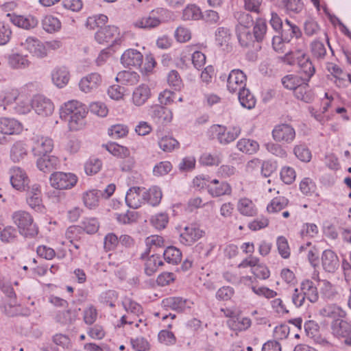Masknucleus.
<instances>
[{
  "mask_svg": "<svg viewBox=\"0 0 351 351\" xmlns=\"http://www.w3.org/2000/svg\"><path fill=\"white\" fill-rule=\"evenodd\" d=\"M332 333L337 337H346L351 332V325L348 322L341 319L333 320L331 324Z\"/></svg>",
  "mask_w": 351,
  "mask_h": 351,
  "instance_id": "28",
  "label": "nucleus"
},
{
  "mask_svg": "<svg viewBox=\"0 0 351 351\" xmlns=\"http://www.w3.org/2000/svg\"><path fill=\"white\" fill-rule=\"evenodd\" d=\"M101 190L93 189L85 193L83 195V201L85 206L92 208L97 206L99 199L101 197Z\"/></svg>",
  "mask_w": 351,
  "mask_h": 351,
  "instance_id": "48",
  "label": "nucleus"
},
{
  "mask_svg": "<svg viewBox=\"0 0 351 351\" xmlns=\"http://www.w3.org/2000/svg\"><path fill=\"white\" fill-rule=\"evenodd\" d=\"M215 36L217 45L227 46L231 39V32L228 27H219L216 29Z\"/></svg>",
  "mask_w": 351,
  "mask_h": 351,
  "instance_id": "46",
  "label": "nucleus"
},
{
  "mask_svg": "<svg viewBox=\"0 0 351 351\" xmlns=\"http://www.w3.org/2000/svg\"><path fill=\"white\" fill-rule=\"evenodd\" d=\"M295 97L305 103H311L314 100L313 92L310 89L308 82H302L293 91Z\"/></svg>",
  "mask_w": 351,
  "mask_h": 351,
  "instance_id": "30",
  "label": "nucleus"
},
{
  "mask_svg": "<svg viewBox=\"0 0 351 351\" xmlns=\"http://www.w3.org/2000/svg\"><path fill=\"white\" fill-rule=\"evenodd\" d=\"M238 98L241 105L247 108L252 109L256 105V99L249 89L245 87L238 92Z\"/></svg>",
  "mask_w": 351,
  "mask_h": 351,
  "instance_id": "38",
  "label": "nucleus"
},
{
  "mask_svg": "<svg viewBox=\"0 0 351 351\" xmlns=\"http://www.w3.org/2000/svg\"><path fill=\"white\" fill-rule=\"evenodd\" d=\"M10 183L13 188L18 191H25L29 184V178L25 171L19 167L10 169Z\"/></svg>",
  "mask_w": 351,
  "mask_h": 351,
  "instance_id": "11",
  "label": "nucleus"
},
{
  "mask_svg": "<svg viewBox=\"0 0 351 351\" xmlns=\"http://www.w3.org/2000/svg\"><path fill=\"white\" fill-rule=\"evenodd\" d=\"M139 75L130 71H122L118 73L116 77V81L123 85L133 86L139 80Z\"/></svg>",
  "mask_w": 351,
  "mask_h": 351,
  "instance_id": "33",
  "label": "nucleus"
},
{
  "mask_svg": "<svg viewBox=\"0 0 351 351\" xmlns=\"http://www.w3.org/2000/svg\"><path fill=\"white\" fill-rule=\"evenodd\" d=\"M108 133L114 138H120L128 134V128L123 124H116L108 129Z\"/></svg>",
  "mask_w": 351,
  "mask_h": 351,
  "instance_id": "63",
  "label": "nucleus"
},
{
  "mask_svg": "<svg viewBox=\"0 0 351 351\" xmlns=\"http://www.w3.org/2000/svg\"><path fill=\"white\" fill-rule=\"evenodd\" d=\"M108 21L107 16L104 14H97L92 16H89L86 23V25L90 29H95L96 27L103 28Z\"/></svg>",
  "mask_w": 351,
  "mask_h": 351,
  "instance_id": "54",
  "label": "nucleus"
},
{
  "mask_svg": "<svg viewBox=\"0 0 351 351\" xmlns=\"http://www.w3.org/2000/svg\"><path fill=\"white\" fill-rule=\"evenodd\" d=\"M158 146L165 152H171L179 146V143L173 138L165 136L158 141Z\"/></svg>",
  "mask_w": 351,
  "mask_h": 351,
  "instance_id": "58",
  "label": "nucleus"
},
{
  "mask_svg": "<svg viewBox=\"0 0 351 351\" xmlns=\"http://www.w3.org/2000/svg\"><path fill=\"white\" fill-rule=\"evenodd\" d=\"M293 152L295 157L303 162H308L312 158L311 152L304 143L295 145Z\"/></svg>",
  "mask_w": 351,
  "mask_h": 351,
  "instance_id": "44",
  "label": "nucleus"
},
{
  "mask_svg": "<svg viewBox=\"0 0 351 351\" xmlns=\"http://www.w3.org/2000/svg\"><path fill=\"white\" fill-rule=\"evenodd\" d=\"M10 21L16 26L25 29H31L37 26L38 21L32 15L26 16L8 14Z\"/></svg>",
  "mask_w": 351,
  "mask_h": 351,
  "instance_id": "19",
  "label": "nucleus"
},
{
  "mask_svg": "<svg viewBox=\"0 0 351 351\" xmlns=\"http://www.w3.org/2000/svg\"><path fill=\"white\" fill-rule=\"evenodd\" d=\"M320 314L324 317L333 319H341L346 316V312L336 304H329L320 310Z\"/></svg>",
  "mask_w": 351,
  "mask_h": 351,
  "instance_id": "36",
  "label": "nucleus"
},
{
  "mask_svg": "<svg viewBox=\"0 0 351 351\" xmlns=\"http://www.w3.org/2000/svg\"><path fill=\"white\" fill-rule=\"evenodd\" d=\"M163 265L160 257L156 255H152L147 258L145 264V273L147 276H152L158 269L159 266Z\"/></svg>",
  "mask_w": 351,
  "mask_h": 351,
  "instance_id": "49",
  "label": "nucleus"
},
{
  "mask_svg": "<svg viewBox=\"0 0 351 351\" xmlns=\"http://www.w3.org/2000/svg\"><path fill=\"white\" fill-rule=\"evenodd\" d=\"M302 77L295 75H287L282 78V84L284 87L289 90H295V88L302 84Z\"/></svg>",
  "mask_w": 351,
  "mask_h": 351,
  "instance_id": "55",
  "label": "nucleus"
},
{
  "mask_svg": "<svg viewBox=\"0 0 351 351\" xmlns=\"http://www.w3.org/2000/svg\"><path fill=\"white\" fill-rule=\"evenodd\" d=\"M288 203L289 200L285 197H276L267 205V210L269 213H277L285 208Z\"/></svg>",
  "mask_w": 351,
  "mask_h": 351,
  "instance_id": "52",
  "label": "nucleus"
},
{
  "mask_svg": "<svg viewBox=\"0 0 351 351\" xmlns=\"http://www.w3.org/2000/svg\"><path fill=\"white\" fill-rule=\"evenodd\" d=\"M152 226L158 229H164L169 222V217L166 213H158L152 216L151 219Z\"/></svg>",
  "mask_w": 351,
  "mask_h": 351,
  "instance_id": "61",
  "label": "nucleus"
},
{
  "mask_svg": "<svg viewBox=\"0 0 351 351\" xmlns=\"http://www.w3.org/2000/svg\"><path fill=\"white\" fill-rule=\"evenodd\" d=\"M27 145L23 141L14 142L10 149V158L13 162H19L27 155Z\"/></svg>",
  "mask_w": 351,
  "mask_h": 351,
  "instance_id": "23",
  "label": "nucleus"
},
{
  "mask_svg": "<svg viewBox=\"0 0 351 351\" xmlns=\"http://www.w3.org/2000/svg\"><path fill=\"white\" fill-rule=\"evenodd\" d=\"M222 161L221 154L205 152L199 158V162L205 166H218Z\"/></svg>",
  "mask_w": 351,
  "mask_h": 351,
  "instance_id": "42",
  "label": "nucleus"
},
{
  "mask_svg": "<svg viewBox=\"0 0 351 351\" xmlns=\"http://www.w3.org/2000/svg\"><path fill=\"white\" fill-rule=\"evenodd\" d=\"M143 56L136 49H127L121 57V62L124 66H141L143 63Z\"/></svg>",
  "mask_w": 351,
  "mask_h": 351,
  "instance_id": "18",
  "label": "nucleus"
},
{
  "mask_svg": "<svg viewBox=\"0 0 351 351\" xmlns=\"http://www.w3.org/2000/svg\"><path fill=\"white\" fill-rule=\"evenodd\" d=\"M122 305L123 308L130 313L134 315L139 316L143 313L142 306L135 301L129 298H125L123 302Z\"/></svg>",
  "mask_w": 351,
  "mask_h": 351,
  "instance_id": "57",
  "label": "nucleus"
},
{
  "mask_svg": "<svg viewBox=\"0 0 351 351\" xmlns=\"http://www.w3.org/2000/svg\"><path fill=\"white\" fill-rule=\"evenodd\" d=\"M300 289L303 293L305 298L311 303L318 301L319 293L315 283L311 280H304L301 282Z\"/></svg>",
  "mask_w": 351,
  "mask_h": 351,
  "instance_id": "27",
  "label": "nucleus"
},
{
  "mask_svg": "<svg viewBox=\"0 0 351 351\" xmlns=\"http://www.w3.org/2000/svg\"><path fill=\"white\" fill-rule=\"evenodd\" d=\"M101 83V77L97 73H91L83 77L79 82L81 91L88 93L96 90Z\"/></svg>",
  "mask_w": 351,
  "mask_h": 351,
  "instance_id": "16",
  "label": "nucleus"
},
{
  "mask_svg": "<svg viewBox=\"0 0 351 351\" xmlns=\"http://www.w3.org/2000/svg\"><path fill=\"white\" fill-rule=\"evenodd\" d=\"M278 142H269L265 144V147L268 152L272 155L280 158H286L288 156L287 151L282 145L277 143Z\"/></svg>",
  "mask_w": 351,
  "mask_h": 351,
  "instance_id": "53",
  "label": "nucleus"
},
{
  "mask_svg": "<svg viewBox=\"0 0 351 351\" xmlns=\"http://www.w3.org/2000/svg\"><path fill=\"white\" fill-rule=\"evenodd\" d=\"M204 232L198 225L191 223L186 226L180 234L179 241L180 243L186 246H191L201 239Z\"/></svg>",
  "mask_w": 351,
  "mask_h": 351,
  "instance_id": "7",
  "label": "nucleus"
},
{
  "mask_svg": "<svg viewBox=\"0 0 351 351\" xmlns=\"http://www.w3.org/2000/svg\"><path fill=\"white\" fill-rule=\"evenodd\" d=\"M50 184L54 189L66 190L73 187L77 182V176L71 173L56 171L50 176Z\"/></svg>",
  "mask_w": 351,
  "mask_h": 351,
  "instance_id": "4",
  "label": "nucleus"
},
{
  "mask_svg": "<svg viewBox=\"0 0 351 351\" xmlns=\"http://www.w3.org/2000/svg\"><path fill=\"white\" fill-rule=\"evenodd\" d=\"M238 149L247 154L256 153L259 149V144L254 140L241 138L237 143Z\"/></svg>",
  "mask_w": 351,
  "mask_h": 351,
  "instance_id": "37",
  "label": "nucleus"
},
{
  "mask_svg": "<svg viewBox=\"0 0 351 351\" xmlns=\"http://www.w3.org/2000/svg\"><path fill=\"white\" fill-rule=\"evenodd\" d=\"M152 118L157 123L166 124L172 120L171 111L160 105H156L152 107L149 112Z\"/></svg>",
  "mask_w": 351,
  "mask_h": 351,
  "instance_id": "21",
  "label": "nucleus"
},
{
  "mask_svg": "<svg viewBox=\"0 0 351 351\" xmlns=\"http://www.w3.org/2000/svg\"><path fill=\"white\" fill-rule=\"evenodd\" d=\"M165 261L171 265H178L182 260V252L174 247L169 246L163 252Z\"/></svg>",
  "mask_w": 351,
  "mask_h": 351,
  "instance_id": "40",
  "label": "nucleus"
},
{
  "mask_svg": "<svg viewBox=\"0 0 351 351\" xmlns=\"http://www.w3.org/2000/svg\"><path fill=\"white\" fill-rule=\"evenodd\" d=\"M39 156L36 161V166L40 171L44 173H50L57 169L59 165V160L56 156L48 154Z\"/></svg>",
  "mask_w": 351,
  "mask_h": 351,
  "instance_id": "25",
  "label": "nucleus"
},
{
  "mask_svg": "<svg viewBox=\"0 0 351 351\" xmlns=\"http://www.w3.org/2000/svg\"><path fill=\"white\" fill-rule=\"evenodd\" d=\"M9 64L14 69H24L29 66V61L26 56L16 53L10 56Z\"/></svg>",
  "mask_w": 351,
  "mask_h": 351,
  "instance_id": "56",
  "label": "nucleus"
},
{
  "mask_svg": "<svg viewBox=\"0 0 351 351\" xmlns=\"http://www.w3.org/2000/svg\"><path fill=\"white\" fill-rule=\"evenodd\" d=\"M234 17L238 21L236 27H240L241 29H249L254 24L253 18L249 13L237 12L234 14Z\"/></svg>",
  "mask_w": 351,
  "mask_h": 351,
  "instance_id": "51",
  "label": "nucleus"
},
{
  "mask_svg": "<svg viewBox=\"0 0 351 351\" xmlns=\"http://www.w3.org/2000/svg\"><path fill=\"white\" fill-rule=\"evenodd\" d=\"M238 210L241 214L245 216H254L257 212L254 203L247 198H243L239 200Z\"/></svg>",
  "mask_w": 351,
  "mask_h": 351,
  "instance_id": "50",
  "label": "nucleus"
},
{
  "mask_svg": "<svg viewBox=\"0 0 351 351\" xmlns=\"http://www.w3.org/2000/svg\"><path fill=\"white\" fill-rule=\"evenodd\" d=\"M312 54L318 60L324 58L326 54V49L324 43L319 40H314L311 45Z\"/></svg>",
  "mask_w": 351,
  "mask_h": 351,
  "instance_id": "62",
  "label": "nucleus"
},
{
  "mask_svg": "<svg viewBox=\"0 0 351 351\" xmlns=\"http://www.w3.org/2000/svg\"><path fill=\"white\" fill-rule=\"evenodd\" d=\"M31 106L38 114L43 117L51 115L54 110V106L51 101L41 95L34 96L31 101Z\"/></svg>",
  "mask_w": 351,
  "mask_h": 351,
  "instance_id": "9",
  "label": "nucleus"
},
{
  "mask_svg": "<svg viewBox=\"0 0 351 351\" xmlns=\"http://www.w3.org/2000/svg\"><path fill=\"white\" fill-rule=\"evenodd\" d=\"M151 95L150 89L147 85L141 84L133 91L132 102L136 106H141L145 103Z\"/></svg>",
  "mask_w": 351,
  "mask_h": 351,
  "instance_id": "29",
  "label": "nucleus"
},
{
  "mask_svg": "<svg viewBox=\"0 0 351 351\" xmlns=\"http://www.w3.org/2000/svg\"><path fill=\"white\" fill-rule=\"evenodd\" d=\"M101 166V160L96 158H90L85 163V172L87 175L96 174L100 171Z\"/></svg>",
  "mask_w": 351,
  "mask_h": 351,
  "instance_id": "59",
  "label": "nucleus"
},
{
  "mask_svg": "<svg viewBox=\"0 0 351 351\" xmlns=\"http://www.w3.org/2000/svg\"><path fill=\"white\" fill-rule=\"evenodd\" d=\"M17 236L16 230L11 226H8L0 232V239L3 243H10L14 241Z\"/></svg>",
  "mask_w": 351,
  "mask_h": 351,
  "instance_id": "64",
  "label": "nucleus"
},
{
  "mask_svg": "<svg viewBox=\"0 0 351 351\" xmlns=\"http://www.w3.org/2000/svg\"><path fill=\"white\" fill-rule=\"evenodd\" d=\"M208 191L213 197H219L230 194L232 189L226 182H221L219 185H208Z\"/></svg>",
  "mask_w": 351,
  "mask_h": 351,
  "instance_id": "47",
  "label": "nucleus"
},
{
  "mask_svg": "<svg viewBox=\"0 0 351 351\" xmlns=\"http://www.w3.org/2000/svg\"><path fill=\"white\" fill-rule=\"evenodd\" d=\"M145 192L143 187H131L125 195L126 204L132 208L136 209L145 204Z\"/></svg>",
  "mask_w": 351,
  "mask_h": 351,
  "instance_id": "14",
  "label": "nucleus"
},
{
  "mask_svg": "<svg viewBox=\"0 0 351 351\" xmlns=\"http://www.w3.org/2000/svg\"><path fill=\"white\" fill-rule=\"evenodd\" d=\"M202 17L200 8L195 4H189L183 10L182 19L184 21H197Z\"/></svg>",
  "mask_w": 351,
  "mask_h": 351,
  "instance_id": "41",
  "label": "nucleus"
},
{
  "mask_svg": "<svg viewBox=\"0 0 351 351\" xmlns=\"http://www.w3.org/2000/svg\"><path fill=\"white\" fill-rule=\"evenodd\" d=\"M212 131L220 144L227 145L239 137L241 130L239 126H234L227 130L225 126L215 125L212 127Z\"/></svg>",
  "mask_w": 351,
  "mask_h": 351,
  "instance_id": "5",
  "label": "nucleus"
},
{
  "mask_svg": "<svg viewBox=\"0 0 351 351\" xmlns=\"http://www.w3.org/2000/svg\"><path fill=\"white\" fill-rule=\"evenodd\" d=\"M106 149L112 155L119 158H124L130 155V152L126 147L117 143H112L107 145Z\"/></svg>",
  "mask_w": 351,
  "mask_h": 351,
  "instance_id": "60",
  "label": "nucleus"
},
{
  "mask_svg": "<svg viewBox=\"0 0 351 351\" xmlns=\"http://www.w3.org/2000/svg\"><path fill=\"white\" fill-rule=\"evenodd\" d=\"M3 312L9 317L29 315V310L20 305L16 299L5 300Z\"/></svg>",
  "mask_w": 351,
  "mask_h": 351,
  "instance_id": "26",
  "label": "nucleus"
},
{
  "mask_svg": "<svg viewBox=\"0 0 351 351\" xmlns=\"http://www.w3.org/2000/svg\"><path fill=\"white\" fill-rule=\"evenodd\" d=\"M236 33L239 42L242 47H247L256 41L249 29H241L240 27H236Z\"/></svg>",
  "mask_w": 351,
  "mask_h": 351,
  "instance_id": "43",
  "label": "nucleus"
},
{
  "mask_svg": "<svg viewBox=\"0 0 351 351\" xmlns=\"http://www.w3.org/2000/svg\"><path fill=\"white\" fill-rule=\"evenodd\" d=\"M193 302L182 297H169L162 301V305L167 309H171L178 313H182L190 309Z\"/></svg>",
  "mask_w": 351,
  "mask_h": 351,
  "instance_id": "12",
  "label": "nucleus"
},
{
  "mask_svg": "<svg viewBox=\"0 0 351 351\" xmlns=\"http://www.w3.org/2000/svg\"><path fill=\"white\" fill-rule=\"evenodd\" d=\"M253 36L258 43L262 42L267 36V23L265 20L258 18L253 27Z\"/></svg>",
  "mask_w": 351,
  "mask_h": 351,
  "instance_id": "39",
  "label": "nucleus"
},
{
  "mask_svg": "<svg viewBox=\"0 0 351 351\" xmlns=\"http://www.w3.org/2000/svg\"><path fill=\"white\" fill-rule=\"evenodd\" d=\"M43 29L48 33H53L61 28L60 20L51 15L46 16L42 21Z\"/></svg>",
  "mask_w": 351,
  "mask_h": 351,
  "instance_id": "45",
  "label": "nucleus"
},
{
  "mask_svg": "<svg viewBox=\"0 0 351 351\" xmlns=\"http://www.w3.org/2000/svg\"><path fill=\"white\" fill-rule=\"evenodd\" d=\"M51 75L53 83L60 88L66 86L70 80L69 71L64 66L55 67Z\"/></svg>",
  "mask_w": 351,
  "mask_h": 351,
  "instance_id": "20",
  "label": "nucleus"
},
{
  "mask_svg": "<svg viewBox=\"0 0 351 351\" xmlns=\"http://www.w3.org/2000/svg\"><path fill=\"white\" fill-rule=\"evenodd\" d=\"M26 202L29 206L37 212H43L44 206L42 200L40 185L34 184L26 188Z\"/></svg>",
  "mask_w": 351,
  "mask_h": 351,
  "instance_id": "8",
  "label": "nucleus"
},
{
  "mask_svg": "<svg viewBox=\"0 0 351 351\" xmlns=\"http://www.w3.org/2000/svg\"><path fill=\"white\" fill-rule=\"evenodd\" d=\"M271 135L276 142L291 144L295 140L296 133L291 125L283 123L276 125Z\"/></svg>",
  "mask_w": 351,
  "mask_h": 351,
  "instance_id": "6",
  "label": "nucleus"
},
{
  "mask_svg": "<svg viewBox=\"0 0 351 351\" xmlns=\"http://www.w3.org/2000/svg\"><path fill=\"white\" fill-rule=\"evenodd\" d=\"M77 315V311L75 309L58 311L56 315V321L62 325H71L76 321Z\"/></svg>",
  "mask_w": 351,
  "mask_h": 351,
  "instance_id": "34",
  "label": "nucleus"
},
{
  "mask_svg": "<svg viewBox=\"0 0 351 351\" xmlns=\"http://www.w3.org/2000/svg\"><path fill=\"white\" fill-rule=\"evenodd\" d=\"M33 140L32 152L34 156L46 155L52 152L54 147L52 138L48 136H36Z\"/></svg>",
  "mask_w": 351,
  "mask_h": 351,
  "instance_id": "13",
  "label": "nucleus"
},
{
  "mask_svg": "<svg viewBox=\"0 0 351 351\" xmlns=\"http://www.w3.org/2000/svg\"><path fill=\"white\" fill-rule=\"evenodd\" d=\"M298 59V64L300 68V73L304 74L303 81L308 82L311 77L314 75L315 69L309 58H306L303 53L302 58H297Z\"/></svg>",
  "mask_w": 351,
  "mask_h": 351,
  "instance_id": "31",
  "label": "nucleus"
},
{
  "mask_svg": "<svg viewBox=\"0 0 351 351\" xmlns=\"http://www.w3.org/2000/svg\"><path fill=\"white\" fill-rule=\"evenodd\" d=\"M145 192V203H147L151 206H156L158 205L161 201L162 194L161 189L157 186H153L149 189L143 188Z\"/></svg>",
  "mask_w": 351,
  "mask_h": 351,
  "instance_id": "32",
  "label": "nucleus"
},
{
  "mask_svg": "<svg viewBox=\"0 0 351 351\" xmlns=\"http://www.w3.org/2000/svg\"><path fill=\"white\" fill-rule=\"evenodd\" d=\"M146 250L141 254V258H145L148 256L152 249L163 247L165 245L164 239L159 235H151L145 239Z\"/></svg>",
  "mask_w": 351,
  "mask_h": 351,
  "instance_id": "35",
  "label": "nucleus"
},
{
  "mask_svg": "<svg viewBox=\"0 0 351 351\" xmlns=\"http://www.w3.org/2000/svg\"><path fill=\"white\" fill-rule=\"evenodd\" d=\"M173 18V13L163 8L152 10L147 15L139 19L134 23L136 27L150 29L167 23Z\"/></svg>",
  "mask_w": 351,
  "mask_h": 351,
  "instance_id": "2",
  "label": "nucleus"
},
{
  "mask_svg": "<svg viewBox=\"0 0 351 351\" xmlns=\"http://www.w3.org/2000/svg\"><path fill=\"white\" fill-rule=\"evenodd\" d=\"M322 264L326 271L334 272L339 265L338 256L333 251L326 250L322 254Z\"/></svg>",
  "mask_w": 351,
  "mask_h": 351,
  "instance_id": "24",
  "label": "nucleus"
},
{
  "mask_svg": "<svg viewBox=\"0 0 351 351\" xmlns=\"http://www.w3.org/2000/svg\"><path fill=\"white\" fill-rule=\"evenodd\" d=\"M23 128L20 122L14 119L0 118V133L13 135L21 133Z\"/></svg>",
  "mask_w": 351,
  "mask_h": 351,
  "instance_id": "22",
  "label": "nucleus"
},
{
  "mask_svg": "<svg viewBox=\"0 0 351 351\" xmlns=\"http://www.w3.org/2000/svg\"><path fill=\"white\" fill-rule=\"evenodd\" d=\"M119 36L118 27L114 25H108L100 28L95 34V38L100 44L114 43Z\"/></svg>",
  "mask_w": 351,
  "mask_h": 351,
  "instance_id": "17",
  "label": "nucleus"
},
{
  "mask_svg": "<svg viewBox=\"0 0 351 351\" xmlns=\"http://www.w3.org/2000/svg\"><path fill=\"white\" fill-rule=\"evenodd\" d=\"M21 45L34 56L43 58L47 56V49L43 43L36 38L28 37Z\"/></svg>",
  "mask_w": 351,
  "mask_h": 351,
  "instance_id": "15",
  "label": "nucleus"
},
{
  "mask_svg": "<svg viewBox=\"0 0 351 351\" xmlns=\"http://www.w3.org/2000/svg\"><path fill=\"white\" fill-rule=\"evenodd\" d=\"M86 106L77 100L69 101L60 108V117L68 120L71 130H79L85 125Z\"/></svg>",
  "mask_w": 351,
  "mask_h": 351,
  "instance_id": "1",
  "label": "nucleus"
},
{
  "mask_svg": "<svg viewBox=\"0 0 351 351\" xmlns=\"http://www.w3.org/2000/svg\"><path fill=\"white\" fill-rule=\"evenodd\" d=\"M12 219L21 235L27 238H34L38 234V228L34 222L33 217L28 212L15 211L12 213Z\"/></svg>",
  "mask_w": 351,
  "mask_h": 351,
  "instance_id": "3",
  "label": "nucleus"
},
{
  "mask_svg": "<svg viewBox=\"0 0 351 351\" xmlns=\"http://www.w3.org/2000/svg\"><path fill=\"white\" fill-rule=\"evenodd\" d=\"M246 75L240 69H233L227 79V88L232 93L241 91L246 86Z\"/></svg>",
  "mask_w": 351,
  "mask_h": 351,
  "instance_id": "10",
  "label": "nucleus"
}]
</instances>
